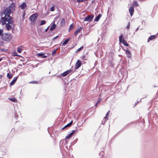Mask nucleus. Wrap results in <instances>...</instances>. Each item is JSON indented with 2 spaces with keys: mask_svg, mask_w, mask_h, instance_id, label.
Returning a JSON list of instances; mask_svg holds the SVG:
<instances>
[{
  "mask_svg": "<svg viewBox=\"0 0 158 158\" xmlns=\"http://www.w3.org/2000/svg\"><path fill=\"white\" fill-rule=\"evenodd\" d=\"M38 16V14L36 13H35L31 15L29 18V19L32 22H34Z\"/></svg>",
  "mask_w": 158,
  "mask_h": 158,
  "instance_id": "nucleus-2",
  "label": "nucleus"
},
{
  "mask_svg": "<svg viewBox=\"0 0 158 158\" xmlns=\"http://www.w3.org/2000/svg\"><path fill=\"white\" fill-rule=\"evenodd\" d=\"M12 75L10 74V78H11V77H12Z\"/></svg>",
  "mask_w": 158,
  "mask_h": 158,
  "instance_id": "nucleus-47",
  "label": "nucleus"
},
{
  "mask_svg": "<svg viewBox=\"0 0 158 158\" xmlns=\"http://www.w3.org/2000/svg\"><path fill=\"white\" fill-rule=\"evenodd\" d=\"M7 76L9 79H10V74L9 73H7Z\"/></svg>",
  "mask_w": 158,
  "mask_h": 158,
  "instance_id": "nucleus-38",
  "label": "nucleus"
},
{
  "mask_svg": "<svg viewBox=\"0 0 158 158\" xmlns=\"http://www.w3.org/2000/svg\"><path fill=\"white\" fill-rule=\"evenodd\" d=\"M55 10V8L54 6L52 7L50 9V10L52 11H53Z\"/></svg>",
  "mask_w": 158,
  "mask_h": 158,
  "instance_id": "nucleus-33",
  "label": "nucleus"
},
{
  "mask_svg": "<svg viewBox=\"0 0 158 158\" xmlns=\"http://www.w3.org/2000/svg\"><path fill=\"white\" fill-rule=\"evenodd\" d=\"M122 43L124 46H128V44L127 43L125 42V41L124 40V39H123V40Z\"/></svg>",
  "mask_w": 158,
  "mask_h": 158,
  "instance_id": "nucleus-24",
  "label": "nucleus"
},
{
  "mask_svg": "<svg viewBox=\"0 0 158 158\" xmlns=\"http://www.w3.org/2000/svg\"><path fill=\"white\" fill-rule=\"evenodd\" d=\"M139 27H138L137 28V29L135 31H138V30L139 29Z\"/></svg>",
  "mask_w": 158,
  "mask_h": 158,
  "instance_id": "nucleus-46",
  "label": "nucleus"
},
{
  "mask_svg": "<svg viewBox=\"0 0 158 158\" xmlns=\"http://www.w3.org/2000/svg\"><path fill=\"white\" fill-rule=\"evenodd\" d=\"M77 131V129L72 131V132L70 133L66 137V139L70 138L73 135V134Z\"/></svg>",
  "mask_w": 158,
  "mask_h": 158,
  "instance_id": "nucleus-10",
  "label": "nucleus"
},
{
  "mask_svg": "<svg viewBox=\"0 0 158 158\" xmlns=\"http://www.w3.org/2000/svg\"><path fill=\"white\" fill-rule=\"evenodd\" d=\"M82 29V27H80L77 29L75 31L74 33V35L76 36L80 32Z\"/></svg>",
  "mask_w": 158,
  "mask_h": 158,
  "instance_id": "nucleus-13",
  "label": "nucleus"
},
{
  "mask_svg": "<svg viewBox=\"0 0 158 158\" xmlns=\"http://www.w3.org/2000/svg\"><path fill=\"white\" fill-rule=\"evenodd\" d=\"M101 17V14H99L94 19V21L96 22H98V21L100 19Z\"/></svg>",
  "mask_w": 158,
  "mask_h": 158,
  "instance_id": "nucleus-15",
  "label": "nucleus"
},
{
  "mask_svg": "<svg viewBox=\"0 0 158 158\" xmlns=\"http://www.w3.org/2000/svg\"><path fill=\"white\" fill-rule=\"evenodd\" d=\"M2 60V58H0V61Z\"/></svg>",
  "mask_w": 158,
  "mask_h": 158,
  "instance_id": "nucleus-49",
  "label": "nucleus"
},
{
  "mask_svg": "<svg viewBox=\"0 0 158 158\" xmlns=\"http://www.w3.org/2000/svg\"><path fill=\"white\" fill-rule=\"evenodd\" d=\"M126 53L128 58H131V54L130 52L128 50H127L126 51Z\"/></svg>",
  "mask_w": 158,
  "mask_h": 158,
  "instance_id": "nucleus-14",
  "label": "nucleus"
},
{
  "mask_svg": "<svg viewBox=\"0 0 158 158\" xmlns=\"http://www.w3.org/2000/svg\"><path fill=\"white\" fill-rule=\"evenodd\" d=\"M57 77H58V78H61L62 77H63L62 76V73L60 74V75H58L57 76Z\"/></svg>",
  "mask_w": 158,
  "mask_h": 158,
  "instance_id": "nucleus-34",
  "label": "nucleus"
},
{
  "mask_svg": "<svg viewBox=\"0 0 158 158\" xmlns=\"http://www.w3.org/2000/svg\"><path fill=\"white\" fill-rule=\"evenodd\" d=\"M127 29H129V28H130V23H128V24H127Z\"/></svg>",
  "mask_w": 158,
  "mask_h": 158,
  "instance_id": "nucleus-37",
  "label": "nucleus"
},
{
  "mask_svg": "<svg viewBox=\"0 0 158 158\" xmlns=\"http://www.w3.org/2000/svg\"><path fill=\"white\" fill-rule=\"evenodd\" d=\"M57 49V48H56V49L54 50L52 52V54H56V51Z\"/></svg>",
  "mask_w": 158,
  "mask_h": 158,
  "instance_id": "nucleus-31",
  "label": "nucleus"
},
{
  "mask_svg": "<svg viewBox=\"0 0 158 158\" xmlns=\"http://www.w3.org/2000/svg\"><path fill=\"white\" fill-rule=\"evenodd\" d=\"M29 83L32 84H38V82L37 81H32L30 82Z\"/></svg>",
  "mask_w": 158,
  "mask_h": 158,
  "instance_id": "nucleus-29",
  "label": "nucleus"
},
{
  "mask_svg": "<svg viewBox=\"0 0 158 158\" xmlns=\"http://www.w3.org/2000/svg\"><path fill=\"white\" fill-rule=\"evenodd\" d=\"M46 23V21L44 20H42L40 21V25H42L45 24Z\"/></svg>",
  "mask_w": 158,
  "mask_h": 158,
  "instance_id": "nucleus-22",
  "label": "nucleus"
},
{
  "mask_svg": "<svg viewBox=\"0 0 158 158\" xmlns=\"http://www.w3.org/2000/svg\"><path fill=\"white\" fill-rule=\"evenodd\" d=\"M129 11L130 13V15L131 16H132L134 14V10L133 6H130L129 9Z\"/></svg>",
  "mask_w": 158,
  "mask_h": 158,
  "instance_id": "nucleus-7",
  "label": "nucleus"
},
{
  "mask_svg": "<svg viewBox=\"0 0 158 158\" xmlns=\"http://www.w3.org/2000/svg\"><path fill=\"white\" fill-rule=\"evenodd\" d=\"M73 123V121H71L70 123L66 125L65 126H64L63 128H62V129H65L67 128L68 127H70L72 124Z\"/></svg>",
  "mask_w": 158,
  "mask_h": 158,
  "instance_id": "nucleus-9",
  "label": "nucleus"
},
{
  "mask_svg": "<svg viewBox=\"0 0 158 158\" xmlns=\"http://www.w3.org/2000/svg\"><path fill=\"white\" fill-rule=\"evenodd\" d=\"M8 35L6 34H5L3 35V39L4 40H6L8 39Z\"/></svg>",
  "mask_w": 158,
  "mask_h": 158,
  "instance_id": "nucleus-23",
  "label": "nucleus"
},
{
  "mask_svg": "<svg viewBox=\"0 0 158 158\" xmlns=\"http://www.w3.org/2000/svg\"><path fill=\"white\" fill-rule=\"evenodd\" d=\"M10 29H11V26H10Z\"/></svg>",
  "mask_w": 158,
  "mask_h": 158,
  "instance_id": "nucleus-51",
  "label": "nucleus"
},
{
  "mask_svg": "<svg viewBox=\"0 0 158 158\" xmlns=\"http://www.w3.org/2000/svg\"><path fill=\"white\" fill-rule=\"evenodd\" d=\"M2 29H0V35H1L2 32Z\"/></svg>",
  "mask_w": 158,
  "mask_h": 158,
  "instance_id": "nucleus-40",
  "label": "nucleus"
},
{
  "mask_svg": "<svg viewBox=\"0 0 158 158\" xmlns=\"http://www.w3.org/2000/svg\"><path fill=\"white\" fill-rule=\"evenodd\" d=\"M2 76H0V78L1 77H2Z\"/></svg>",
  "mask_w": 158,
  "mask_h": 158,
  "instance_id": "nucleus-50",
  "label": "nucleus"
},
{
  "mask_svg": "<svg viewBox=\"0 0 158 158\" xmlns=\"http://www.w3.org/2000/svg\"><path fill=\"white\" fill-rule=\"evenodd\" d=\"M65 23V20L64 19H63L61 21V25H64Z\"/></svg>",
  "mask_w": 158,
  "mask_h": 158,
  "instance_id": "nucleus-27",
  "label": "nucleus"
},
{
  "mask_svg": "<svg viewBox=\"0 0 158 158\" xmlns=\"http://www.w3.org/2000/svg\"><path fill=\"white\" fill-rule=\"evenodd\" d=\"M73 24H71L69 26V31H70L72 29H73Z\"/></svg>",
  "mask_w": 158,
  "mask_h": 158,
  "instance_id": "nucleus-25",
  "label": "nucleus"
},
{
  "mask_svg": "<svg viewBox=\"0 0 158 158\" xmlns=\"http://www.w3.org/2000/svg\"><path fill=\"white\" fill-rule=\"evenodd\" d=\"M123 35L122 34L119 37V41L120 43L123 42Z\"/></svg>",
  "mask_w": 158,
  "mask_h": 158,
  "instance_id": "nucleus-21",
  "label": "nucleus"
},
{
  "mask_svg": "<svg viewBox=\"0 0 158 158\" xmlns=\"http://www.w3.org/2000/svg\"><path fill=\"white\" fill-rule=\"evenodd\" d=\"M10 101L15 102H17V99L13 97H10Z\"/></svg>",
  "mask_w": 158,
  "mask_h": 158,
  "instance_id": "nucleus-20",
  "label": "nucleus"
},
{
  "mask_svg": "<svg viewBox=\"0 0 158 158\" xmlns=\"http://www.w3.org/2000/svg\"><path fill=\"white\" fill-rule=\"evenodd\" d=\"M70 40V38H68L66 39L64 41L63 43L62 44V45H66V44H67L68 42H69V41Z\"/></svg>",
  "mask_w": 158,
  "mask_h": 158,
  "instance_id": "nucleus-19",
  "label": "nucleus"
},
{
  "mask_svg": "<svg viewBox=\"0 0 158 158\" xmlns=\"http://www.w3.org/2000/svg\"><path fill=\"white\" fill-rule=\"evenodd\" d=\"M37 55L38 56L42 58H45L47 57V56L45 55V54L43 53H38Z\"/></svg>",
  "mask_w": 158,
  "mask_h": 158,
  "instance_id": "nucleus-12",
  "label": "nucleus"
},
{
  "mask_svg": "<svg viewBox=\"0 0 158 158\" xmlns=\"http://www.w3.org/2000/svg\"><path fill=\"white\" fill-rule=\"evenodd\" d=\"M83 48V46H81L80 48H79L77 52H79Z\"/></svg>",
  "mask_w": 158,
  "mask_h": 158,
  "instance_id": "nucleus-32",
  "label": "nucleus"
},
{
  "mask_svg": "<svg viewBox=\"0 0 158 158\" xmlns=\"http://www.w3.org/2000/svg\"><path fill=\"white\" fill-rule=\"evenodd\" d=\"M10 14L11 13H13L15 10V4L13 3L11 4H10Z\"/></svg>",
  "mask_w": 158,
  "mask_h": 158,
  "instance_id": "nucleus-5",
  "label": "nucleus"
},
{
  "mask_svg": "<svg viewBox=\"0 0 158 158\" xmlns=\"http://www.w3.org/2000/svg\"><path fill=\"white\" fill-rule=\"evenodd\" d=\"M109 112L110 111H108L106 114V116L105 117L106 120L108 119V115H109Z\"/></svg>",
  "mask_w": 158,
  "mask_h": 158,
  "instance_id": "nucleus-28",
  "label": "nucleus"
},
{
  "mask_svg": "<svg viewBox=\"0 0 158 158\" xmlns=\"http://www.w3.org/2000/svg\"><path fill=\"white\" fill-rule=\"evenodd\" d=\"M156 38V36L155 35H152L150 36L148 40V42H149L150 40H152L154 38Z\"/></svg>",
  "mask_w": 158,
  "mask_h": 158,
  "instance_id": "nucleus-17",
  "label": "nucleus"
},
{
  "mask_svg": "<svg viewBox=\"0 0 158 158\" xmlns=\"http://www.w3.org/2000/svg\"><path fill=\"white\" fill-rule=\"evenodd\" d=\"M106 120H105L104 121H103L102 123V124H103V125H104L105 123H106Z\"/></svg>",
  "mask_w": 158,
  "mask_h": 158,
  "instance_id": "nucleus-35",
  "label": "nucleus"
},
{
  "mask_svg": "<svg viewBox=\"0 0 158 158\" xmlns=\"http://www.w3.org/2000/svg\"><path fill=\"white\" fill-rule=\"evenodd\" d=\"M139 102V101H137V102L135 104V106H134V107H135V106L136 105H137V103H138Z\"/></svg>",
  "mask_w": 158,
  "mask_h": 158,
  "instance_id": "nucleus-45",
  "label": "nucleus"
},
{
  "mask_svg": "<svg viewBox=\"0 0 158 158\" xmlns=\"http://www.w3.org/2000/svg\"><path fill=\"white\" fill-rule=\"evenodd\" d=\"M16 54H17V53L16 52H15V53H14V54H13V56H17L18 55Z\"/></svg>",
  "mask_w": 158,
  "mask_h": 158,
  "instance_id": "nucleus-42",
  "label": "nucleus"
},
{
  "mask_svg": "<svg viewBox=\"0 0 158 158\" xmlns=\"http://www.w3.org/2000/svg\"><path fill=\"white\" fill-rule=\"evenodd\" d=\"M58 36H58V35H57V36H56L55 37H54V38H53V40H55V39H56L58 37Z\"/></svg>",
  "mask_w": 158,
  "mask_h": 158,
  "instance_id": "nucleus-44",
  "label": "nucleus"
},
{
  "mask_svg": "<svg viewBox=\"0 0 158 158\" xmlns=\"http://www.w3.org/2000/svg\"><path fill=\"white\" fill-rule=\"evenodd\" d=\"M25 64L24 63H23L22 64H19V66L20 67H22L23 65H24Z\"/></svg>",
  "mask_w": 158,
  "mask_h": 158,
  "instance_id": "nucleus-36",
  "label": "nucleus"
},
{
  "mask_svg": "<svg viewBox=\"0 0 158 158\" xmlns=\"http://www.w3.org/2000/svg\"><path fill=\"white\" fill-rule=\"evenodd\" d=\"M12 18L10 16V24H12L13 23V21H12Z\"/></svg>",
  "mask_w": 158,
  "mask_h": 158,
  "instance_id": "nucleus-39",
  "label": "nucleus"
},
{
  "mask_svg": "<svg viewBox=\"0 0 158 158\" xmlns=\"http://www.w3.org/2000/svg\"><path fill=\"white\" fill-rule=\"evenodd\" d=\"M56 25L55 24V22H54V23L52 24L51 28H50V30L51 31H53L56 28Z\"/></svg>",
  "mask_w": 158,
  "mask_h": 158,
  "instance_id": "nucleus-16",
  "label": "nucleus"
},
{
  "mask_svg": "<svg viewBox=\"0 0 158 158\" xmlns=\"http://www.w3.org/2000/svg\"><path fill=\"white\" fill-rule=\"evenodd\" d=\"M94 17V15H89L85 18L84 19V21L90 22Z\"/></svg>",
  "mask_w": 158,
  "mask_h": 158,
  "instance_id": "nucleus-3",
  "label": "nucleus"
},
{
  "mask_svg": "<svg viewBox=\"0 0 158 158\" xmlns=\"http://www.w3.org/2000/svg\"><path fill=\"white\" fill-rule=\"evenodd\" d=\"M27 6L26 3L23 2L21 5H19V7L21 9L23 10L25 9Z\"/></svg>",
  "mask_w": 158,
  "mask_h": 158,
  "instance_id": "nucleus-8",
  "label": "nucleus"
},
{
  "mask_svg": "<svg viewBox=\"0 0 158 158\" xmlns=\"http://www.w3.org/2000/svg\"><path fill=\"white\" fill-rule=\"evenodd\" d=\"M100 99L99 100H98L97 102L95 104V106L96 107H97L98 104L100 103Z\"/></svg>",
  "mask_w": 158,
  "mask_h": 158,
  "instance_id": "nucleus-30",
  "label": "nucleus"
},
{
  "mask_svg": "<svg viewBox=\"0 0 158 158\" xmlns=\"http://www.w3.org/2000/svg\"><path fill=\"white\" fill-rule=\"evenodd\" d=\"M17 78H18L17 77H15L14 78L13 80L11 82H10V85H14L15 83L17 81Z\"/></svg>",
  "mask_w": 158,
  "mask_h": 158,
  "instance_id": "nucleus-11",
  "label": "nucleus"
},
{
  "mask_svg": "<svg viewBox=\"0 0 158 158\" xmlns=\"http://www.w3.org/2000/svg\"><path fill=\"white\" fill-rule=\"evenodd\" d=\"M5 15L3 18L2 17V25L6 24V26L8 30H10V8H7L4 11Z\"/></svg>",
  "mask_w": 158,
  "mask_h": 158,
  "instance_id": "nucleus-1",
  "label": "nucleus"
},
{
  "mask_svg": "<svg viewBox=\"0 0 158 158\" xmlns=\"http://www.w3.org/2000/svg\"><path fill=\"white\" fill-rule=\"evenodd\" d=\"M81 64V61L79 60H78L76 63L75 68V70H76L80 68Z\"/></svg>",
  "mask_w": 158,
  "mask_h": 158,
  "instance_id": "nucleus-4",
  "label": "nucleus"
},
{
  "mask_svg": "<svg viewBox=\"0 0 158 158\" xmlns=\"http://www.w3.org/2000/svg\"><path fill=\"white\" fill-rule=\"evenodd\" d=\"M72 72V69L68 70L63 72V73H62V75L63 77H64L67 76L69 73H71Z\"/></svg>",
  "mask_w": 158,
  "mask_h": 158,
  "instance_id": "nucleus-6",
  "label": "nucleus"
},
{
  "mask_svg": "<svg viewBox=\"0 0 158 158\" xmlns=\"http://www.w3.org/2000/svg\"><path fill=\"white\" fill-rule=\"evenodd\" d=\"M48 28H49V27H48L46 29H45V32L47 31L48 30Z\"/></svg>",
  "mask_w": 158,
  "mask_h": 158,
  "instance_id": "nucleus-43",
  "label": "nucleus"
},
{
  "mask_svg": "<svg viewBox=\"0 0 158 158\" xmlns=\"http://www.w3.org/2000/svg\"><path fill=\"white\" fill-rule=\"evenodd\" d=\"M16 117H17V115H16V116H15V118H16Z\"/></svg>",
  "mask_w": 158,
  "mask_h": 158,
  "instance_id": "nucleus-48",
  "label": "nucleus"
},
{
  "mask_svg": "<svg viewBox=\"0 0 158 158\" xmlns=\"http://www.w3.org/2000/svg\"><path fill=\"white\" fill-rule=\"evenodd\" d=\"M133 5H134L135 7H137L138 6V4L137 3V2H134L133 4Z\"/></svg>",
  "mask_w": 158,
  "mask_h": 158,
  "instance_id": "nucleus-26",
  "label": "nucleus"
},
{
  "mask_svg": "<svg viewBox=\"0 0 158 158\" xmlns=\"http://www.w3.org/2000/svg\"><path fill=\"white\" fill-rule=\"evenodd\" d=\"M23 48V46H19L17 48V52L19 53L21 52L22 48Z\"/></svg>",
  "mask_w": 158,
  "mask_h": 158,
  "instance_id": "nucleus-18",
  "label": "nucleus"
},
{
  "mask_svg": "<svg viewBox=\"0 0 158 158\" xmlns=\"http://www.w3.org/2000/svg\"><path fill=\"white\" fill-rule=\"evenodd\" d=\"M84 1H85V0H77L78 2H82Z\"/></svg>",
  "mask_w": 158,
  "mask_h": 158,
  "instance_id": "nucleus-41",
  "label": "nucleus"
}]
</instances>
